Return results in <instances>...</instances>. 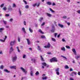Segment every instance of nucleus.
I'll list each match as a JSON object with an SVG mask.
<instances>
[{"label":"nucleus","instance_id":"obj_1","mask_svg":"<svg viewBox=\"0 0 80 80\" xmlns=\"http://www.w3.org/2000/svg\"><path fill=\"white\" fill-rule=\"evenodd\" d=\"M17 55L15 54V56L13 57L12 58V62H15L17 60Z\"/></svg>","mask_w":80,"mask_h":80},{"label":"nucleus","instance_id":"obj_2","mask_svg":"<svg viewBox=\"0 0 80 80\" xmlns=\"http://www.w3.org/2000/svg\"><path fill=\"white\" fill-rule=\"evenodd\" d=\"M50 62H57V59L56 58H53L51 59H50Z\"/></svg>","mask_w":80,"mask_h":80},{"label":"nucleus","instance_id":"obj_3","mask_svg":"<svg viewBox=\"0 0 80 80\" xmlns=\"http://www.w3.org/2000/svg\"><path fill=\"white\" fill-rule=\"evenodd\" d=\"M20 69L22 71V72L24 73L25 74H27V70H25V69H24V68H23L21 67L20 68Z\"/></svg>","mask_w":80,"mask_h":80},{"label":"nucleus","instance_id":"obj_4","mask_svg":"<svg viewBox=\"0 0 80 80\" xmlns=\"http://www.w3.org/2000/svg\"><path fill=\"white\" fill-rule=\"evenodd\" d=\"M51 46V45H50V43H49V42H48V43L47 45L44 46V48H49Z\"/></svg>","mask_w":80,"mask_h":80},{"label":"nucleus","instance_id":"obj_5","mask_svg":"<svg viewBox=\"0 0 80 80\" xmlns=\"http://www.w3.org/2000/svg\"><path fill=\"white\" fill-rule=\"evenodd\" d=\"M26 40L27 41V42L28 43V45H30L31 44V42H30V40L29 39H26Z\"/></svg>","mask_w":80,"mask_h":80},{"label":"nucleus","instance_id":"obj_6","mask_svg":"<svg viewBox=\"0 0 80 80\" xmlns=\"http://www.w3.org/2000/svg\"><path fill=\"white\" fill-rule=\"evenodd\" d=\"M72 51L74 53L75 55H77V52H76V50H75V48H73L72 49Z\"/></svg>","mask_w":80,"mask_h":80},{"label":"nucleus","instance_id":"obj_7","mask_svg":"<svg viewBox=\"0 0 80 80\" xmlns=\"http://www.w3.org/2000/svg\"><path fill=\"white\" fill-rule=\"evenodd\" d=\"M52 29L51 30V32H55V27H54V26L53 25L52 26Z\"/></svg>","mask_w":80,"mask_h":80},{"label":"nucleus","instance_id":"obj_8","mask_svg":"<svg viewBox=\"0 0 80 80\" xmlns=\"http://www.w3.org/2000/svg\"><path fill=\"white\" fill-rule=\"evenodd\" d=\"M42 65H43L44 66H46V67H48V65L47 64H46V63L45 62H42Z\"/></svg>","mask_w":80,"mask_h":80},{"label":"nucleus","instance_id":"obj_9","mask_svg":"<svg viewBox=\"0 0 80 80\" xmlns=\"http://www.w3.org/2000/svg\"><path fill=\"white\" fill-rule=\"evenodd\" d=\"M15 41H12L10 43V45L11 46H12V45H14V44H15Z\"/></svg>","mask_w":80,"mask_h":80},{"label":"nucleus","instance_id":"obj_10","mask_svg":"<svg viewBox=\"0 0 80 80\" xmlns=\"http://www.w3.org/2000/svg\"><path fill=\"white\" fill-rule=\"evenodd\" d=\"M16 67H17V66H11L10 67V68L11 69H15V70H16Z\"/></svg>","mask_w":80,"mask_h":80},{"label":"nucleus","instance_id":"obj_11","mask_svg":"<svg viewBox=\"0 0 80 80\" xmlns=\"http://www.w3.org/2000/svg\"><path fill=\"white\" fill-rule=\"evenodd\" d=\"M22 32H23L24 33H25V34L26 33V31H25V28H24V27L22 28Z\"/></svg>","mask_w":80,"mask_h":80},{"label":"nucleus","instance_id":"obj_12","mask_svg":"<svg viewBox=\"0 0 80 80\" xmlns=\"http://www.w3.org/2000/svg\"><path fill=\"white\" fill-rule=\"evenodd\" d=\"M14 50V49H13V47H11L10 48V50L9 51L10 52H13Z\"/></svg>","mask_w":80,"mask_h":80},{"label":"nucleus","instance_id":"obj_13","mask_svg":"<svg viewBox=\"0 0 80 80\" xmlns=\"http://www.w3.org/2000/svg\"><path fill=\"white\" fill-rule=\"evenodd\" d=\"M38 49L40 52H42V48L39 46H38Z\"/></svg>","mask_w":80,"mask_h":80},{"label":"nucleus","instance_id":"obj_14","mask_svg":"<svg viewBox=\"0 0 80 80\" xmlns=\"http://www.w3.org/2000/svg\"><path fill=\"white\" fill-rule=\"evenodd\" d=\"M61 50L63 51V52H65V48L64 47H62L61 48Z\"/></svg>","mask_w":80,"mask_h":80},{"label":"nucleus","instance_id":"obj_15","mask_svg":"<svg viewBox=\"0 0 80 80\" xmlns=\"http://www.w3.org/2000/svg\"><path fill=\"white\" fill-rule=\"evenodd\" d=\"M22 58L24 59H26L27 58V55L25 54H23L22 56Z\"/></svg>","mask_w":80,"mask_h":80},{"label":"nucleus","instance_id":"obj_16","mask_svg":"<svg viewBox=\"0 0 80 80\" xmlns=\"http://www.w3.org/2000/svg\"><path fill=\"white\" fill-rule=\"evenodd\" d=\"M58 26L60 27H61V28H63V25L60 23L58 24Z\"/></svg>","mask_w":80,"mask_h":80},{"label":"nucleus","instance_id":"obj_17","mask_svg":"<svg viewBox=\"0 0 80 80\" xmlns=\"http://www.w3.org/2000/svg\"><path fill=\"white\" fill-rule=\"evenodd\" d=\"M49 10H50V12H52V13H55V11H53L52 9V8H49Z\"/></svg>","mask_w":80,"mask_h":80},{"label":"nucleus","instance_id":"obj_18","mask_svg":"<svg viewBox=\"0 0 80 80\" xmlns=\"http://www.w3.org/2000/svg\"><path fill=\"white\" fill-rule=\"evenodd\" d=\"M29 31L30 32V33L33 32V30L31 29V28H29Z\"/></svg>","mask_w":80,"mask_h":80},{"label":"nucleus","instance_id":"obj_19","mask_svg":"<svg viewBox=\"0 0 80 80\" xmlns=\"http://www.w3.org/2000/svg\"><path fill=\"white\" fill-rule=\"evenodd\" d=\"M30 75L32 77L33 76V72L32 71H31L30 72Z\"/></svg>","mask_w":80,"mask_h":80},{"label":"nucleus","instance_id":"obj_20","mask_svg":"<svg viewBox=\"0 0 80 80\" xmlns=\"http://www.w3.org/2000/svg\"><path fill=\"white\" fill-rule=\"evenodd\" d=\"M8 10L9 11L12 10V8L11 6H9V8H8Z\"/></svg>","mask_w":80,"mask_h":80},{"label":"nucleus","instance_id":"obj_21","mask_svg":"<svg viewBox=\"0 0 80 80\" xmlns=\"http://www.w3.org/2000/svg\"><path fill=\"white\" fill-rule=\"evenodd\" d=\"M4 71L5 72H7V73H10V71L8 70L7 69H5L4 70Z\"/></svg>","mask_w":80,"mask_h":80},{"label":"nucleus","instance_id":"obj_22","mask_svg":"<svg viewBox=\"0 0 80 80\" xmlns=\"http://www.w3.org/2000/svg\"><path fill=\"white\" fill-rule=\"evenodd\" d=\"M47 4V5H52V2H46Z\"/></svg>","mask_w":80,"mask_h":80},{"label":"nucleus","instance_id":"obj_23","mask_svg":"<svg viewBox=\"0 0 80 80\" xmlns=\"http://www.w3.org/2000/svg\"><path fill=\"white\" fill-rule=\"evenodd\" d=\"M31 61L32 62H34V63L35 62V59L34 58H32L31 59Z\"/></svg>","mask_w":80,"mask_h":80},{"label":"nucleus","instance_id":"obj_24","mask_svg":"<svg viewBox=\"0 0 80 80\" xmlns=\"http://www.w3.org/2000/svg\"><path fill=\"white\" fill-rule=\"evenodd\" d=\"M47 15L49 17H52V14L49 13H47Z\"/></svg>","mask_w":80,"mask_h":80},{"label":"nucleus","instance_id":"obj_25","mask_svg":"<svg viewBox=\"0 0 80 80\" xmlns=\"http://www.w3.org/2000/svg\"><path fill=\"white\" fill-rule=\"evenodd\" d=\"M43 18H41L39 19V21L40 22H42V20H43Z\"/></svg>","mask_w":80,"mask_h":80},{"label":"nucleus","instance_id":"obj_26","mask_svg":"<svg viewBox=\"0 0 80 80\" xmlns=\"http://www.w3.org/2000/svg\"><path fill=\"white\" fill-rule=\"evenodd\" d=\"M18 12L19 14V15H22V12H21V11H20V9H19Z\"/></svg>","mask_w":80,"mask_h":80},{"label":"nucleus","instance_id":"obj_27","mask_svg":"<svg viewBox=\"0 0 80 80\" xmlns=\"http://www.w3.org/2000/svg\"><path fill=\"white\" fill-rule=\"evenodd\" d=\"M42 78V80H46V79H47V77H43Z\"/></svg>","mask_w":80,"mask_h":80},{"label":"nucleus","instance_id":"obj_28","mask_svg":"<svg viewBox=\"0 0 80 80\" xmlns=\"http://www.w3.org/2000/svg\"><path fill=\"white\" fill-rule=\"evenodd\" d=\"M25 8H26V9H28V8H29V6L26 5L25 6Z\"/></svg>","mask_w":80,"mask_h":80},{"label":"nucleus","instance_id":"obj_29","mask_svg":"<svg viewBox=\"0 0 80 80\" xmlns=\"http://www.w3.org/2000/svg\"><path fill=\"white\" fill-rule=\"evenodd\" d=\"M4 30V28H0V32H2V30Z\"/></svg>","mask_w":80,"mask_h":80},{"label":"nucleus","instance_id":"obj_30","mask_svg":"<svg viewBox=\"0 0 80 80\" xmlns=\"http://www.w3.org/2000/svg\"><path fill=\"white\" fill-rule=\"evenodd\" d=\"M41 60L43 62L44 61V59H43V57H42V56H41Z\"/></svg>","mask_w":80,"mask_h":80},{"label":"nucleus","instance_id":"obj_31","mask_svg":"<svg viewBox=\"0 0 80 80\" xmlns=\"http://www.w3.org/2000/svg\"><path fill=\"white\" fill-rule=\"evenodd\" d=\"M39 32H40V33H42V34H43V32H42V30H41V29H39Z\"/></svg>","mask_w":80,"mask_h":80},{"label":"nucleus","instance_id":"obj_32","mask_svg":"<svg viewBox=\"0 0 80 80\" xmlns=\"http://www.w3.org/2000/svg\"><path fill=\"white\" fill-rule=\"evenodd\" d=\"M66 69H67L68 68H69V67L67 65L65 66L64 67Z\"/></svg>","mask_w":80,"mask_h":80},{"label":"nucleus","instance_id":"obj_33","mask_svg":"<svg viewBox=\"0 0 80 80\" xmlns=\"http://www.w3.org/2000/svg\"><path fill=\"white\" fill-rule=\"evenodd\" d=\"M39 75V72H38L37 71V72H36V73H35V75L36 76H37V75Z\"/></svg>","mask_w":80,"mask_h":80},{"label":"nucleus","instance_id":"obj_34","mask_svg":"<svg viewBox=\"0 0 80 80\" xmlns=\"http://www.w3.org/2000/svg\"><path fill=\"white\" fill-rule=\"evenodd\" d=\"M16 48L17 49L18 52H20V50H19V48L18 47H16Z\"/></svg>","mask_w":80,"mask_h":80},{"label":"nucleus","instance_id":"obj_35","mask_svg":"<svg viewBox=\"0 0 80 80\" xmlns=\"http://www.w3.org/2000/svg\"><path fill=\"white\" fill-rule=\"evenodd\" d=\"M3 22L4 23V24H5V25H7V21H6L3 20Z\"/></svg>","mask_w":80,"mask_h":80},{"label":"nucleus","instance_id":"obj_36","mask_svg":"<svg viewBox=\"0 0 80 80\" xmlns=\"http://www.w3.org/2000/svg\"><path fill=\"white\" fill-rule=\"evenodd\" d=\"M66 47L67 48H68V49H70V47L68 45L66 46Z\"/></svg>","mask_w":80,"mask_h":80},{"label":"nucleus","instance_id":"obj_37","mask_svg":"<svg viewBox=\"0 0 80 80\" xmlns=\"http://www.w3.org/2000/svg\"><path fill=\"white\" fill-rule=\"evenodd\" d=\"M60 70V69L59 68H58L57 69H56V72H59V70Z\"/></svg>","mask_w":80,"mask_h":80},{"label":"nucleus","instance_id":"obj_38","mask_svg":"<svg viewBox=\"0 0 80 80\" xmlns=\"http://www.w3.org/2000/svg\"><path fill=\"white\" fill-rule=\"evenodd\" d=\"M3 67H4L2 65L1 66H0V69H2L3 68Z\"/></svg>","mask_w":80,"mask_h":80},{"label":"nucleus","instance_id":"obj_39","mask_svg":"<svg viewBox=\"0 0 80 80\" xmlns=\"http://www.w3.org/2000/svg\"><path fill=\"white\" fill-rule=\"evenodd\" d=\"M0 42H5V40H2V39H0Z\"/></svg>","mask_w":80,"mask_h":80},{"label":"nucleus","instance_id":"obj_40","mask_svg":"<svg viewBox=\"0 0 80 80\" xmlns=\"http://www.w3.org/2000/svg\"><path fill=\"white\" fill-rule=\"evenodd\" d=\"M52 41H53V42H55V41H56V40L53 38H52Z\"/></svg>","mask_w":80,"mask_h":80},{"label":"nucleus","instance_id":"obj_41","mask_svg":"<svg viewBox=\"0 0 80 80\" xmlns=\"http://www.w3.org/2000/svg\"><path fill=\"white\" fill-rule=\"evenodd\" d=\"M72 73L73 74H74L75 75H77V72H72Z\"/></svg>","mask_w":80,"mask_h":80},{"label":"nucleus","instance_id":"obj_42","mask_svg":"<svg viewBox=\"0 0 80 80\" xmlns=\"http://www.w3.org/2000/svg\"><path fill=\"white\" fill-rule=\"evenodd\" d=\"M3 6H4V4H2L0 5V7H1V8H2V7H3Z\"/></svg>","mask_w":80,"mask_h":80},{"label":"nucleus","instance_id":"obj_43","mask_svg":"<svg viewBox=\"0 0 80 80\" xmlns=\"http://www.w3.org/2000/svg\"><path fill=\"white\" fill-rule=\"evenodd\" d=\"M12 7H16V5L15 3H13L12 5Z\"/></svg>","mask_w":80,"mask_h":80},{"label":"nucleus","instance_id":"obj_44","mask_svg":"<svg viewBox=\"0 0 80 80\" xmlns=\"http://www.w3.org/2000/svg\"><path fill=\"white\" fill-rule=\"evenodd\" d=\"M3 10H4L5 11H6L7 10V8L5 7L3 8Z\"/></svg>","mask_w":80,"mask_h":80},{"label":"nucleus","instance_id":"obj_45","mask_svg":"<svg viewBox=\"0 0 80 80\" xmlns=\"http://www.w3.org/2000/svg\"><path fill=\"white\" fill-rule=\"evenodd\" d=\"M23 2L25 3V5H27V2L25 1V0H23Z\"/></svg>","mask_w":80,"mask_h":80},{"label":"nucleus","instance_id":"obj_46","mask_svg":"<svg viewBox=\"0 0 80 80\" xmlns=\"http://www.w3.org/2000/svg\"><path fill=\"white\" fill-rule=\"evenodd\" d=\"M40 5V2H38L37 4H36V6H37V7H39Z\"/></svg>","mask_w":80,"mask_h":80},{"label":"nucleus","instance_id":"obj_47","mask_svg":"<svg viewBox=\"0 0 80 80\" xmlns=\"http://www.w3.org/2000/svg\"><path fill=\"white\" fill-rule=\"evenodd\" d=\"M56 72V73L58 75H59V74L60 73V72H59V71H58Z\"/></svg>","mask_w":80,"mask_h":80},{"label":"nucleus","instance_id":"obj_48","mask_svg":"<svg viewBox=\"0 0 80 80\" xmlns=\"http://www.w3.org/2000/svg\"><path fill=\"white\" fill-rule=\"evenodd\" d=\"M32 5L34 7H35L36 5L37 6V3H35L34 4H33Z\"/></svg>","mask_w":80,"mask_h":80},{"label":"nucleus","instance_id":"obj_49","mask_svg":"<svg viewBox=\"0 0 80 80\" xmlns=\"http://www.w3.org/2000/svg\"><path fill=\"white\" fill-rule=\"evenodd\" d=\"M57 35H58V33H55L54 34L55 37H57Z\"/></svg>","mask_w":80,"mask_h":80},{"label":"nucleus","instance_id":"obj_50","mask_svg":"<svg viewBox=\"0 0 80 80\" xmlns=\"http://www.w3.org/2000/svg\"><path fill=\"white\" fill-rule=\"evenodd\" d=\"M45 22H43L41 24L42 26H43V25H45Z\"/></svg>","mask_w":80,"mask_h":80},{"label":"nucleus","instance_id":"obj_51","mask_svg":"<svg viewBox=\"0 0 80 80\" xmlns=\"http://www.w3.org/2000/svg\"><path fill=\"white\" fill-rule=\"evenodd\" d=\"M45 37L44 36H41V38H45Z\"/></svg>","mask_w":80,"mask_h":80},{"label":"nucleus","instance_id":"obj_52","mask_svg":"<svg viewBox=\"0 0 80 80\" xmlns=\"http://www.w3.org/2000/svg\"><path fill=\"white\" fill-rule=\"evenodd\" d=\"M5 16L6 17H9V16H10V15L8 14H6L5 15Z\"/></svg>","mask_w":80,"mask_h":80},{"label":"nucleus","instance_id":"obj_53","mask_svg":"<svg viewBox=\"0 0 80 80\" xmlns=\"http://www.w3.org/2000/svg\"><path fill=\"white\" fill-rule=\"evenodd\" d=\"M23 23L24 25H26V22L25 21H24L23 22Z\"/></svg>","mask_w":80,"mask_h":80},{"label":"nucleus","instance_id":"obj_54","mask_svg":"<svg viewBox=\"0 0 80 80\" xmlns=\"http://www.w3.org/2000/svg\"><path fill=\"white\" fill-rule=\"evenodd\" d=\"M70 76H72V77H73V74L72 72L71 74H70Z\"/></svg>","mask_w":80,"mask_h":80},{"label":"nucleus","instance_id":"obj_55","mask_svg":"<svg viewBox=\"0 0 80 80\" xmlns=\"http://www.w3.org/2000/svg\"><path fill=\"white\" fill-rule=\"evenodd\" d=\"M47 53H48V54L49 55H50V54H52V53H51V52H47Z\"/></svg>","mask_w":80,"mask_h":80},{"label":"nucleus","instance_id":"obj_56","mask_svg":"<svg viewBox=\"0 0 80 80\" xmlns=\"http://www.w3.org/2000/svg\"><path fill=\"white\" fill-rule=\"evenodd\" d=\"M67 24L68 26L70 25V22H67Z\"/></svg>","mask_w":80,"mask_h":80},{"label":"nucleus","instance_id":"obj_57","mask_svg":"<svg viewBox=\"0 0 80 80\" xmlns=\"http://www.w3.org/2000/svg\"><path fill=\"white\" fill-rule=\"evenodd\" d=\"M13 21V19L12 18H11L9 20L10 22H12Z\"/></svg>","mask_w":80,"mask_h":80},{"label":"nucleus","instance_id":"obj_58","mask_svg":"<svg viewBox=\"0 0 80 80\" xmlns=\"http://www.w3.org/2000/svg\"><path fill=\"white\" fill-rule=\"evenodd\" d=\"M63 18H66L67 16H64L63 17Z\"/></svg>","mask_w":80,"mask_h":80},{"label":"nucleus","instance_id":"obj_59","mask_svg":"<svg viewBox=\"0 0 80 80\" xmlns=\"http://www.w3.org/2000/svg\"><path fill=\"white\" fill-rule=\"evenodd\" d=\"M5 28H9V26H6Z\"/></svg>","mask_w":80,"mask_h":80},{"label":"nucleus","instance_id":"obj_60","mask_svg":"<svg viewBox=\"0 0 80 80\" xmlns=\"http://www.w3.org/2000/svg\"><path fill=\"white\" fill-rule=\"evenodd\" d=\"M67 2H68V3H70V0H66Z\"/></svg>","mask_w":80,"mask_h":80},{"label":"nucleus","instance_id":"obj_61","mask_svg":"<svg viewBox=\"0 0 80 80\" xmlns=\"http://www.w3.org/2000/svg\"><path fill=\"white\" fill-rule=\"evenodd\" d=\"M62 42H66L65 40V39H64V38L62 39Z\"/></svg>","mask_w":80,"mask_h":80},{"label":"nucleus","instance_id":"obj_62","mask_svg":"<svg viewBox=\"0 0 80 80\" xmlns=\"http://www.w3.org/2000/svg\"><path fill=\"white\" fill-rule=\"evenodd\" d=\"M77 12L78 13H80V10H78L77 11Z\"/></svg>","mask_w":80,"mask_h":80},{"label":"nucleus","instance_id":"obj_63","mask_svg":"<svg viewBox=\"0 0 80 80\" xmlns=\"http://www.w3.org/2000/svg\"><path fill=\"white\" fill-rule=\"evenodd\" d=\"M70 80H74V79H73V78H70Z\"/></svg>","mask_w":80,"mask_h":80},{"label":"nucleus","instance_id":"obj_64","mask_svg":"<svg viewBox=\"0 0 80 80\" xmlns=\"http://www.w3.org/2000/svg\"><path fill=\"white\" fill-rule=\"evenodd\" d=\"M78 75H80V72H78Z\"/></svg>","mask_w":80,"mask_h":80}]
</instances>
